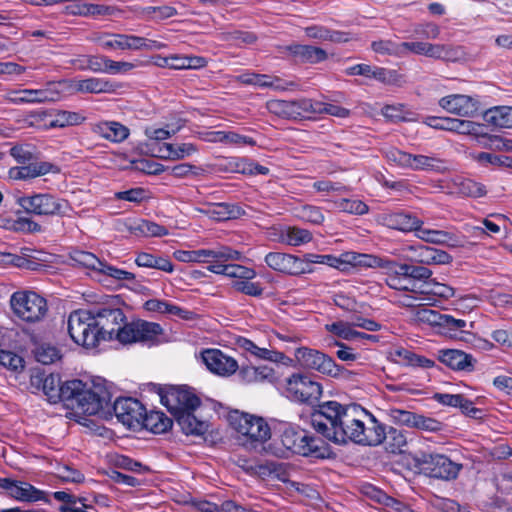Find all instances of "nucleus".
Wrapping results in <instances>:
<instances>
[{"mask_svg": "<svg viewBox=\"0 0 512 512\" xmlns=\"http://www.w3.org/2000/svg\"><path fill=\"white\" fill-rule=\"evenodd\" d=\"M130 230L145 236H163L168 234L165 227L147 220L135 222L134 225L130 226Z\"/></svg>", "mask_w": 512, "mask_h": 512, "instance_id": "obj_50", "label": "nucleus"}, {"mask_svg": "<svg viewBox=\"0 0 512 512\" xmlns=\"http://www.w3.org/2000/svg\"><path fill=\"white\" fill-rule=\"evenodd\" d=\"M474 159L481 164H491L495 166H504L512 169V158L502 157L494 154L481 152L475 155Z\"/></svg>", "mask_w": 512, "mask_h": 512, "instance_id": "obj_64", "label": "nucleus"}, {"mask_svg": "<svg viewBox=\"0 0 512 512\" xmlns=\"http://www.w3.org/2000/svg\"><path fill=\"white\" fill-rule=\"evenodd\" d=\"M382 435L378 445L384 443L385 449L389 453H402L407 445V437L402 430L390 427L386 430L384 424L381 423Z\"/></svg>", "mask_w": 512, "mask_h": 512, "instance_id": "obj_28", "label": "nucleus"}, {"mask_svg": "<svg viewBox=\"0 0 512 512\" xmlns=\"http://www.w3.org/2000/svg\"><path fill=\"white\" fill-rule=\"evenodd\" d=\"M353 326L352 323L338 321L326 325V329L344 340H354L359 335V332L354 330Z\"/></svg>", "mask_w": 512, "mask_h": 512, "instance_id": "obj_55", "label": "nucleus"}, {"mask_svg": "<svg viewBox=\"0 0 512 512\" xmlns=\"http://www.w3.org/2000/svg\"><path fill=\"white\" fill-rule=\"evenodd\" d=\"M383 223L389 228L402 232H417L419 225H423V221L416 216L405 212H393L385 214L382 217Z\"/></svg>", "mask_w": 512, "mask_h": 512, "instance_id": "obj_27", "label": "nucleus"}, {"mask_svg": "<svg viewBox=\"0 0 512 512\" xmlns=\"http://www.w3.org/2000/svg\"><path fill=\"white\" fill-rule=\"evenodd\" d=\"M343 265L351 264L363 267H381L384 269H392L396 267V262L387 259L375 257L367 254L346 253L343 256Z\"/></svg>", "mask_w": 512, "mask_h": 512, "instance_id": "obj_29", "label": "nucleus"}, {"mask_svg": "<svg viewBox=\"0 0 512 512\" xmlns=\"http://www.w3.org/2000/svg\"><path fill=\"white\" fill-rule=\"evenodd\" d=\"M176 260L184 263H209L227 264L229 261H240L241 252L227 246H219L213 249L176 250L173 253Z\"/></svg>", "mask_w": 512, "mask_h": 512, "instance_id": "obj_11", "label": "nucleus"}, {"mask_svg": "<svg viewBox=\"0 0 512 512\" xmlns=\"http://www.w3.org/2000/svg\"><path fill=\"white\" fill-rule=\"evenodd\" d=\"M280 239L288 245L300 246L310 242L312 240V234L306 229L288 227L281 232Z\"/></svg>", "mask_w": 512, "mask_h": 512, "instance_id": "obj_42", "label": "nucleus"}, {"mask_svg": "<svg viewBox=\"0 0 512 512\" xmlns=\"http://www.w3.org/2000/svg\"><path fill=\"white\" fill-rule=\"evenodd\" d=\"M114 337H116L123 344H131L138 342L135 321L124 324L123 326L120 325L117 328Z\"/></svg>", "mask_w": 512, "mask_h": 512, "instance_id": "obj_63", "label": "nucleus"}, {"mask_svg": "<svg viewBox=\"0 0 512 512\" xmlns=\"http://www.w3.org/2000/svg\"><path fill=\"white\" fill-rule=\"evenodd\" d=\"M85 120V117L73 111H58L55 114L54 119L50 122L51 127H66L72 125H79Z\"/></svg>", "mask_w": 512, "mask_h": 512, "instance_id": "obj_48", "label": "nucleus"}, {"mask_svg": "<svg viewBox=\"0 0 512 512\" xmlns=\"http://www.w3.org/2000/svg\"><path fill=\"white\" fill-rule=\"evenodd\" d=\"M161 402L167 407L174 418L182 413L196 412L201 402L191 391L185 388H175L161 395Z\"/></svg>", "mask_w": 512, "mask_h": 512, "instance_id": "obj_14", "label": "nucleus"}, {"mask_svg": "<svg viewBox=\"0 0 512 512\" xmlns=\"http://www.w3.org/2000/svg\"><path fill=\"white\" fill-rule=\"evenodd\" d=\"M138 342H150L162 334V328L158 323L143 320L135 321Z\"/></svg>", "mask_w": 512, "mask_h": 512, "instance_id": "obj_43", "label": "nucleus"}, {"mask_svg": "<svg viewBox=\"0 0 512 512\" xmlns=\"http://www.w3.org/2000/svg\"><path fill=\"white\" fill-rule=\"evenodd\" d=\"M409 169L412 170H439L441 168V160L432 156L412 155Z\"/></svg>", "mask_w": 512, "mask_h": 512, "instance_id": "obj_53", "label": "nucleus"}, {"mask_svg": "<svg viewBox=\"0 0 512 512\" xmlns=\"http://www.w3.org/2000/svg\"><path fill=\"white\" fill-rule=\"evenodd\" d=\"M286 392L294 401L313 403L321 397L322 387L308 376L293 374L286 380Z\"/></svg>", "mask_w": 512, "mask_h": 512, "instance_id": "obj_13", "label": "nucleus"}, {"mask_svg": "<svg viewBox=\"0 0 512 512\" xmlns=\"http://www.w3.org/2000/svg\"><path fill=\"white\" fill-rule=\"evenodd\" d=\"M113 409L117 419L128 429L143 428L145 408L138 400L119 398L114 402Z\"/></svg>", "mask_w": 512, "mask_h": 512, "instance_id": "obj_16", "label": "nucleus"}, {"mask_svg": "<svg viewBox=\"0 0 512 512\" xmlns=\"http://www.w3.org/2000/svg\"><path fill=\"white\" fill-rule=\"evenodd\" d=\"M18 501L36 502L44 499V492L29 483L15 481L9 494Z\"/></svg>", "mask_w": 512, "mask_h": 512, "instance_id": "obj_35", "label": "nucleus"}, {"mask_svg": "<svg viewBox=\"0 0 512 512\" xmlns=\"http://www.w3.org/2000/svg\"><path fill=\"white\" fill-rule=\"evenodd\" d=\"M388 415L390 419L396 424L414 427L418 414L407 410L391 408L388 410Z\"/></svg>", "mask_w": 512, "mask_h": 512, "instance_id": "obj_60", "label": "nucleus"}, {"mask_svg": "<svg viewBox=\"0 0 512 512\" xmlns=\"http://www.w3.org/2000/svg\"><path fill=\"white\" fill-rule=\"evenodd\" d=\"M63 91L65 93H92V94H112L115 93L121 84L106 78L89 77L81 80H62Z\"/></svg>", "mask_w": 512, "mask_h": 512, "instance_id": "obj_15", "label": "nucleus"}, {"mask_svg": "<svg viewBox=\"0 0 512 512\" xmlns=\"http://www.w3.org/2000/svg\"><path fill=\"white\" fill-rule=\"evenodd\" d=\"M297 216L301 220L315 225H319L324 221V215L320 208L311 205L302 206L298 210Z\"/></svg>", "mask_w": 512, "mask_h": 512, "instance_id": "obj_62", "label": "nucleus"}, {"mask_svg": "<svg viewBox=\"0 0 512 512\" xmlns=\"http://www.w3.org/2000/svg\"><path fill=\"white\" fill-rule=\"evenodd\" d=\"M396 267H398L399 271H396L397 274L404 276L405 278H411L413 280L418 281H426L430 279L433 272L426 265H413L408 263L398 264L396 263Z\"/></svg>", "mask_w": 512, "mask_h": 512, "instance_id": "obj_41", "label": "nucleus"}, {"mask_svg": "<svg viewBox=\"0 0 512 512\" xmlns=\"http://www.w3.org/2000/svg\"><path fill=\"white\" fill-rule=\"evenodd\" d=\"M124 43H125V50H145V51H152V50H158L163 47V44L150 40L144 37L136 36V35H129L124 34Z\"/></svg>", "mask_w": 512, "mask_h": 512, "instance_id": "obj_45", "label": "nucleus"}, {"mask_svg": "<svg viewBox=\"0 0 512 512\" xmlns=\"http://www.w3.org/2000/svg\"><path fill=\"white\" fill-rule=\"evenodd\" d=\"M311 425L320 434L336 444L351 441L363 446H378L381 422L360 405H341L328 401L311 414Z\"/></svg>", "mask_w": 512, "mask_h": 512, "instance_id": "obj_1", "label": "nucleus"}, {"mask_svg": "<svg viewBox=\"0 0 512 512\" xmlns=\"http://www.w3.org/2000/svg\"><path fill=\"white\" fill-rule=\"evenodd\" d=\"M145 423L143 427L151 429L154 433H163L167 431L171 425V420L159 411L144 414Z\"/></svg>", "mask_w": 512, "mask_h": 512, "instance_id": "obj_46", "label": "nucleus"}, {"mask_svg": "<svg viewBox=\"0 0 512 512\" xmlns=\"http://www.w3.org/2000/svg\"><path fill=\"white\" fill-rule=\"evenodd\" d=\"M288 50L302 61L309 63H319L327 59V52L322 48L294 44L288 47Z\"/></svg>", "mask_w": 512, "mask_h": 512, "instance_id": "obj_34", "label": "nucleus"}, {"mask_svg": "<svg viewBox=\"0 0 512 512\" xmlns=\"http://www.w3.org/2000/svg\"><path fill=\"white\" fill-rule=\"evenodd\" d=\"M202 360L209 371L222 377L230 376L239 369L237 361L219 349L203 351Z\"/></svg>", "mask_w": 512, "mask_h": 512, "instance_id": "obj_20", "label": "nucleus"}, {"mask_svg": "<svg viewBox=\"0 0 512 512\" xmlns=\"http://www.w3.org/2000/svg\"><path fill=\"white\" fill-rule=\"evenodd\" d=\"M413 461L424 475L446 481L455 479L462 468L460 464L451 461L443 454L420 451L413 456Z\"/></svg>", "mask_w": 512, "mask_h": 512, "instance_id": "obj_8", "label": "nucleus"}, {"mask_svg": "<svg viewBox=\"0 0 512 512\" xmlns=\"http://www.w3.org/2000/svg\"><path fill=\"white\" fill-rule=\"evenodd\" d=\"M229 421L238 433V440L246 447L257 448L271 437V429L261 417L235 411Z\"/></svg>", "mask_w": 512, "mask_h": 512, "instance_id": "obj_4", "label": "nucleus"}, {"mask_svg": "<svg viewBox=\"0 0 512 512\" xmlns=\"http://www.w3.org/2000/svg\"><path fill=\"white\" fill-rule=\"evenodd\" d=\"M297 363L305 369L316 370L334 378H347L349 372L336 364L328 355L308 347L297 348L294 352Z\"/></svg>", "mask_w": 512, "mask_h": 512, "instance_id": "obj_10", "label": "nucleus"}, {"mask_svg": "<svg viewBox=\"0 0 512 512\" xmlns=\"http://www.w3.org/2000/svg\"><path fill=\"white\" fill-rule=\"evenodd\" d=\"M17 204L28 214L37 216H65L71 211L68 201L50 193H34L17 199Z\"/></svg>", "mask_w": 512, "mask_h": 512, "instance_id": "obj_5", "label": "nucleus"}, {"mask_svg": "<svg viewBox=\"0 0 512 512\" xmlns=\"http://www.w3.org/2000/svg\"><path fill=\"white\" fill-rule=\"evenodd\" d=\"M267 106L270 112L284 118L297 119L313 115V100L307 98L295 101L272 100Z\"/></svg>", "mask_w": 512, "mask_h": 512, "instance_id": "obj_19", "label": "nucleus"}, {"mask_svg": "<svg viewBox=\"0 0 512 512\" xmlns=\"http://www.w3.org/2000/svg\"><path fill=\"white\" fill-rule=\"evenodd\" d=\"M238 378L245 384L272 383L275 381V371L268 365L243 366L239 369Z\"/></svg>", "mask_w": 512, "mask_h": 512, "instance_id": "obj_25", "label": "nucleus"}, {"mask_svg": "<svg viewBox=\"0 0 512 512\" xmlns=\"http://www.w3.org/2000/svg\"><path fill=\"white\" fill-rule=\"evenodd\" d=\"M424 123L435 129L457 132L463 135H472L477 137L486 135L483 132V125L469 120L450 117H427L424 120Z\"/></svg>", "mask_w": 512, "mask_h": 512, "instance_id": "obj_18", "label": "nucleus"}, {"mask_svg": "<svg viewBox=\"0 0 512 512\" xmlns=\"http://www.w3.org/2000/svg\"><path fill=\"white\" fill-rule=\"evenodd\" d=\"M266 264L273 270L297 275L305 272L304 262L296 256L280 252H270L265 256Z\"/></svg>", "mask_w": 512, "mask_h": 512, "instance_id": "obj_23", "label": "nucleus"}, {"mask_svg": "<svg viewBox=\"0 0 512 512\" xmlns=\"http://www.w3.org/2000/svg\"><path fill=\"white\" fill-rule=\"evenodd\" d=\"M70 259L74 265L98 272L103 269V262L93 253L75 250L71 252Z\"/></svg>", "mask_w": 512, "mask_h": 512, "instance_id": "obj_39", "label": "nucleus"}, {"mask_svg": "<svg viewBox=\"0 0 512 512\" xmlns=\"http://www.w3.org/2000/svg\"><path fill=\"white\" fill-rule=\"evenodd\" d=\"M102 49L107 51L125 50L124 34L101 33L93 39Z\"/></svg>", "mask_w": 512, "mask_h": 512, "instance_id": "obj_44", "label": "nucleus"}, {"mask_svg": "<svg viewBox=\"0 0 512 512\" xmlns=\"http://www.w3.org/2000/svg\"><path fill=\"white\" fill-rule=\"evenodd\" d=\"M10 155L20 164H27L37 158L36 149L30 144H20L10 149Z\"/></svg>", "mask_w": 512, "mask_h": 512, "instance_id": "obj_54", "label": "nucleus"}, {"mask_svg": "<svg viewBox=\"0 0 512 512\" xmlns=\"http://www.w3.org/2000/svg\"><path fill=\"white\" fill-rule=\"evenodd\" d=\"M440 360L454 370H470L473 368V357L461 350L450 349L441 352Z\"/></svg>", "mask_w": 512, "mask_h": 512, "instance_id": "obj_30", "label": "nucleus"}, {"mask_svg": "<svg viewBox=\"0 0 512 512\" xmlns=\"http://www.w3.org/2000/svg\"><path fill=\"white\" fill-rule=\"evenodd\" d=\"M144 307L147 311L176 315L182 319H191L193 315V313L188 310L159 299L147 300L144 303Z\"/></svg>", "mask_w": 512, "mask_h": 512, "instance_id": "obj_33", "label": "nucleus"}, {"mask_svg": "<svg viewBox=\"0 0 512 512\" xmlns=\"http://www.w3.org/2000/svg\"><path fill=\"white\" fill-rule=\"evenodd\" d=\"M206 213L210 218L216 221H224L232 218H238L244 214V211L237 205L220 203L209 208Z\"/></svg>", "mask_w": 512, "mask_h": 512, "instance_id": "obj_38", "label": "nucleus"}, {"mask_svg": "<svg viewBox=\"0 0 512 512\" xmlns=\"http://www.w3.org/2000/svg\"><path fill=\"white\" fill-rule=\"evenodd\" d=\"M403 259L421 265H446L452 262V256L446 251L425 245H409L403 248Z\"/></svg>", "mask_w": 512, "mask_h": 512, "instance_id": "obj_17", "label": "nucleus"}, {"mask_svg": "<svg viewBox=\"0 0 512 512\" xmlns=\"http://www.w3.org/2000/svg\"><path fill=\"white\" fill-rule=\"evenodd\" d=\"M68 332L71 339L85 348L99 344L100 330L97 329L94 313L88 310L73 311L68 317Z\"/></svg>", "mask_w": 512, "mask_h": 512, "instance_id": "obj_6", "label": "nucleus"}, {"mask_svg": "<svg viewBox=\"0 0 512 512\" xmlns=\"http://www.w3.org/2000/svg\"><path fill=\"white\" fill-rule=\"evenodd\" d=\"M96 327L100 330L99 341L111 340L125 317L120 309L103 308L94 313Z\"/></svg>", "mask_w": 512, "mask_h": 512, "instance_id": "obj_21", "label": "nucleus"}, {"mask_svg": "<svg viewBox=\"0 0 512 512\" xmlns=\"http://www.w3.org/2000/svg\"><path fill=\"white\" fill-rule=\"evenodd\" d=\"M261 478L273 477L282 482L289 480V468L285 463H279L274 461H267L262 463V467L258 470Z\"/></svg>", "mask_w": 512, "mask_h": 512, "instance_id": "obj_40", "label": "nucleus"}, {"mask_svg": "<svg viewBox=\"0 0 512 512\" xmlns=\"http://www.w3.org/2000/svg\"><path fill=\"white\" fill-rule=\"evenodd\" d=\"M14 314L28 323H36L45 318L48 312L47 301L32 291H18L10 299Z\"/></svg>", "mask_w": 512, "mask_h": 512, "instance_id": "obj_9", "label": "nucleus"}, {"mask_svg": "<svg viewBox=\"0 0 512 512\" xmlns=\"http://www.w3.org/2000/svg\"><path fill=\"white\" fill-rule=\"evenodd\" d=\"M438 104L446 112L461 117H471L478 111L477 101L471 96L463 94L442 97Z\"/></svg>", "mask_w": 512, "mask_h": 512, "instance_id": "obj_22", "label": "nucleus"}, {"mask_svg": "<svg viewBox=\"0 0 512 512\" xmlns=\"http://www.w3.org/2000/svg\"><path fill=\"white\" fill-rule=\"evenodd\" d=\"M181 128L182 125H167L165 128H156L150 126L145 128L144 134L147 138L151 140L162 141L175 135Z\"/></svg>", "mask_w": 512, "mask_h": 512, "instance_id": "obj_58", "label": "nucleus"}, {"mask_svg": "<svg viewBox=\"0 0 512 512\" xmlns=\"http://www.w3.org/2000/svg\"><path fill=\"white\" fill-rule=\"evenodd\" d=\"M207 270L215 274L235 278L236 280L233 281L232 288L237 292L253 297H259L263 293L260 283L251 281L257 275L256 271L252 268L239 264L218 263L208 265Z\"/></svg>", "mask_w": 512, "mask_h": 512, "instance_id": "obj_7", "label": "nucleus"}, {"mask_svg": "<svg viewBox=\"0 0 512 512\" xmlns=\"http://www.w3.org/2000/svg\"><path fill=\"white\" fill-rule=\"evenodd\" d=\"M443 314H440L438 311L420 307L413 312V320L416 323L428 324L431 326L442 325Z\"/></svg>", "mask_w": 512, "mask_h": 512, "instance_id": "obj_52", "label": "nucleus"}, {"mask_svg": "<svg viewBox=\"0 0 512 512\" xmlns=\"http://www.w3.org/2000/svg\"><path fill=\"white\" fill-rule=\"evenodd\" d=\"M278 438L274 439L265 449L268 453L287 458L291 454L305 457L324 458L327 448L322 440L298 426L283 423L277 429Z\"/></svg>", "mask_w": 512, "mask_h": 512, "instance_id": "obj_3", "label": "nucleus"}, {"mask_svg": "<svg viewBox=\"0 0 512 512\" xmlns=\"http://www.w3.org/2000/svg\"><path fill=\"white\" fill-rule=\"evenodd\" d=\"M0 364L15 372L24 368L23 358L12 351L0 350Z\"/></svg>", "mask_w": 512, "mask_h": 512, "instance_id": "obj_61", "label": "nucleus"}, {"mask_svg": "<svg viewBox=\"0 0 512 512\" xmlns=\"http://www.w3.org/2000/svg\"><path fill=\"white\" fill-rule=\"evenodd\" d=\"M484 119L499 128H512V107L501 106L489 109L485 112Z\"/></svg>", "mask_w": 512, "mask_h": 512, "instance_id": "obj_36", "label": "nucleus"}, {"mask_svg": "<svg viewBox=\"0 0 512 512\" xmlns=\"http://www.w3.org/2000/svg\"><path fill=\"white\" fill-rule=\"evenodd\" d=\"M334 206L350 214L363 215L368 212V206L360 200L340 199L334 202Z\"/></svg>", "mask_w": 512, "mask_h": 512, "instance_id": "obj_56", "label": "nucleus"}, {"mask_svg": "<svg viewBox=\"0 0 512 512\" xmlns=\"http://www.w3.org/2000/svg\"><path fill=\"white\" fill-rule=\"evenodd\" d=\"M322 113H326L339 118H346L349 116L350 111L338 105L313 100V114Z\"/></svg>", "mask_w": 512, "mask_h": 512, "instance_id": "obj_57", "label": "nucleus"}, {"mask_svg": "<svg viewBox=\"0 0 512 512\" xmlns=\"http://www.w3.org/2000/svg\"><path fill=\"white\" fill-rule=\"evenodd\" d=\"M42 390L51 403L63 401L87 415L99 413L111 401V394L103 380L88 385L74 379L60 385V378L50 374L42 380Z\"/></svg>", "mask_w": 512, "mask_h": 512, "instance_id": "obj_2", "label": "nucleus"}, {"mask_svg": "<svg viewBox=\"0 0 512 512\" xmlns=\"http://www.w3.org/2000/svg\"><path fill=\"white\" fill-rule=\"evenodd\" d=\"M35 358L38 362L49 365L60 359L59 350L50 344H42L35 350Z\"/></svg>", "mask_w": 512, "mask_h": 512, "instance_id": "obj_59", "label": "nucleus"}, {"mask_svg": "<svg viewBox=\"0 0 512 512\" xmlns=\"http://www.w3.org/2000/svg\"><path fill=\"white\" fill-rule=\"evenodd\" d=\"M211 142H225L237 145H253L254 140L247 136H243L234 132L215 131L209 134L207 138Z\"/></svg>", "mask_w": 512, "mask_h": 512, "instance_id": "obj_47", "label": "nucleus"}, {"mask_svg": "<svg viewBox=\"0 0 512 512\" xmlns=\"http://www.w3.org/2000/svg\"><path fill=\"white\" fill-rule=\"evenodd\" d=\"M62 81L50 82L42 89L9 90L4 99L12 104H41L55 102L63 96Z\"/></svg>", "mask_w": 512, "mask_h": 512, "instance_id": "obj_12", "label": "nucleus"}, {"mask_svg": "<svg viewBox=\"0 0 512 512\" xmlns=\"http://www.w3.org/2000/svg\"><path fill=\"white\" fill-rule=\"evenodd\" d=\"M92 132L112 143H122L130 135L129 128L117 121L97 122L93 124Z\"/></svg>", "mask_w": 512, "mask_h": 512, "instance_id": "obj_24", "label": "nucleus"}, {"mask_svg": "<svg viewBox=\"0 0 512 512\" xmlns=\"http://www.w3.org/2000/svg\"><path fill=\"white\" fill-rule=\"evenodd\" d=\"M415 236L430 244L447 245L449 247L461 246V240L454 233L445 230L429 229L419 225Z\"/></svg>", "mask_w": 512, "mask_h": 512, "instance_id": "obj_26", "label": "nucleus"}, {"mask_svg": "<svg viewBox=\"0 0 512 512\" xmlns=\"http://www.w3.org/2000/svg\"><path fill=\"white\" fill-rule=\"evenodd\" d=\"M457 192L469 197H482L486 194L485 186L471 179H461L455 182Z\"/></svg>", "mask_w": 512, "mask_h": 512, "instance_id": "obj_51", "label": "nucleus"}, {"mask_svg": "<svg viewBox=\"0 0 512 512\" xmlns=\"http://www.w3.org/2000/svg\"><path fill=\"white\" fill-rule=\"evenodd\" d=\"M175 420L182 432L186 435L200 436L208 429L207 422L199 419L195 412L182 413L180 416L176 417Z\"/></svg>", "mask_w": 512, "mask_h": 512, "instance_id": "obj_31", "label": "nucleus"}, {"mask_svg": "<svg viewBox=\"0 0 512 512\" xmlns=\"http://www.w3.org/2000/svg\"><path fill=\"white\" fill-rule=\"evenodd\" d=\"M117 12V8L102 4L84 3L78 6V14L81 16H111Z\"/></svg>", "mask_w": 512, "mask_h": 512, "instance_id": "obj_49", "label": "nucleus"}, {"mask_svg": "<svg viewBox=\"0 0 512 512\" xmlns=\"http://www.w3.org/2000/svg\"><path fill=\"white\" fill-rule=\"evenodd\" d=\"M399 47L400 56H405L411 52L419 55L439 58L442 56L443 52L442 47L439 45H433L426 42H402L399 43Z\"/></svg>", "mask_w": 512, "mask_h": 512, "instance_id": "obj_32", "label": "nucleus"}, {"mask_svg": "<svg viewBox=\"0 0 512 512\" xmlns=\"http://www.w3.org/2000/svg\"><path fill=\"white\" fill-rule=\"evenodd\" d=\"M305 33L309 38L322 41L341 43L349 40L348 36L343 32L332 31L323 26L317 25L306 27Z\"/></svg>", "mask_w": 512, "mask_h": 512, "instance_id": "obj_37", "label": "nucleus"}]
</instances>
